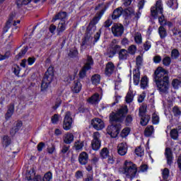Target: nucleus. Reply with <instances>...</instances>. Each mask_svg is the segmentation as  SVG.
<instances>
[{
    "label": "nucleus",
    "mask_w": 181,
    "mask_h": 181,
    "mask_svg": "<svg viewBox=\"0 0 181 181\" xmlns=\"http://www.w3.org/2000/svg\"><path fill=\"white\" fill-rule=\"evenodd\" d=\"M169 71L158 66L153 75V81L156 83L160 94H168L169 91Z\"/></svg>",
    "instance_id": "1"
},
{
    "label": "nucleus",
    "mask_w": 181,
    "mask_h": 181,
    "mask_svg": "<svg viewBox=\"0 0 181 181\" xmlns=\"http://www.w3.org/2000/svg\"><path fill=\"white\" fill-rule=\"evenodd\" d=\"M127 114H128V106L124 105L117 110V112H112L109 115V121L110 124L112 122L122 124L124 121L126 124H131L133 119L132 116L131 115L127 116Z\"/></svg>",
    "instance_id": "2"
},
{
    "label": "nucleus",
    "mask_w": 181,
    "mask_h": 181,
    "mask_svg": "<svg viewBox=\"0 0 181 181\" xmlns=\"http://www.w3.org/2000/svg\"><path fill=\"white\" fill-rule=\"evenodd\" d=\"M54 80V66H49L42 78L41 83V92L46 93L50 87V84Z\"/></svg>",
    "instance_id": "3"
},
{
    "label": "nucleus",
    "mask_w": 181,
    "mask_h": 181,
    "mask_svg": "<svg viewBox=\"0 0 181 181\" xmlns=\"http://www.w3.org/2000/svg\"><path fill=\"white\" fill-rule=\"evenodd\" d=\"M151 16L154 19H158V22L161 26L165 25V22L167 21L165 19V15H163V4H162V1L158 0L156 3V6L151 8Z\"/></svg>",
    "instance_id": "4"
},
{
    "label": "nucleus",
    "mask_w": 181,
    "mask_h": 181,
    "mask_svg": "<svg viewBox=\"0 0 181 181\" xmlns=\"http://www.w3.org/2000/svg\"><path fill=\"white\" fill-rule=\"evenodd\" d=\"M123 170L124 175L132 180V179L136 176L138 167H136V165L132 161L125 160L123 165Z\"/></svg>",
    "instance_id": "5"
},
{
    "label": "nucleus",
    "mask_w": 181,
    "mask_h": 181,
    "mask_svg": "<svg viewBox=\"0 0 181 181\" xmlns=\"http://www.w3.org/2000/svg\"><path fill=\"white\" fill-rule=\"evenodd\" d=\"M100 137L101 135L100 134V132H95L93 133V140L91 141V148L93 151H100V148H101V140L100 139Z\"/></svg>",
    "instance_id": "6"
},
{
    "label": "nucleus",
    "mask_w": 181,
    "mask_h": 181,
    "mask_svg": "<svg viewBox=\"0 0 181 181\" xmlns=\"http://www.w3.org/2000/svg\"><path fill=\"white\" fill-rule=\"evenodd\" d=\"M112 33L115 37H121L124 35V25L121 23H114L111 28Z\"/></svg>",
    "instance_id": "7"
},
{
    "label": "nucleus",
    "mask_w": 181,
    "mask_h": 181,
    "mask_svg": "<svg viewBox=\"0 0 181 181\" xmlns=\"http://www.w3.org/2000/svg\"><path fill=\"white\" fill-rule=\"evenodd\" d=\"M73 125V117H71V112L68 111L65 113L63 121V128L64 131H70Z\"/></svg>",
    "instance_id": "8"
},
{
    "label": "nucleus",
    "mask_w": 181,
    "mask_h": 181,
    "mask_svg": "<svg viewBox=\"0 0 181 181\" xmlns=\"http://www.w3.org/2000/svg\"><path fill=\"white\" fill-rule=\"evenodd\" d=\"M121 132V124H111L107 127V134L111 138H117Z\"/></svg>",
    "instance_id": "9"
},
{
    "label": "nucleus",
    "mask_w": 181,
    "mask_h": 181,
    "mask_svg": "<svg viewBox=\"0 0 181 181\" xmlns=\"http://www.w3.org/2000/svg\"><path fill=\"white\" fill-rule=\"evenodd\" d=\"M114 42H115V40H112V44L110 45V49L107 52L108 57L110 59H112L115 54H119V52H121V45L114 44Z\"/></svg>",
    "instance_id": "10"
},
{
    "label": "nucleus",
    "mask_w": 181,
    "mask_h": 181,
    "mask_svg": "<svg viewBox=\"0 0 181 181\" xmlns=\"http://www.w3.org/2000/svg\"><path fill=\"white\" fill-rule=\"evenodd\" d=\"M22 127H23V122L22 120L18 119L16 121L10 129L11 136H15L22 129Z\"/></svg>",
    "instance_id": "11"
},
{
    "label": "nucleus",
    "mask_w": 181,
    "mask_h": 181,
    "mask_svg": "<svg viewBox=\"0 0 181 181\" xmlns=\"http://www.w3.org/2000/svg\"><path fill=\"white\" fill-rule=\"evenodd\" d=\"M90 124L94 129H96V131H100V129H104V127H105L103 119L98 117L93 119L90 122Z\"/></svg>",
    "instance_id": "12"
},
{
    "label": "nucleus",
    "mask_w": 181,
    "mask_h": 181,
    "mask_svg": "<svg viewBox=\"0 0 181 181\" xmlns=\"http://www.w3.org/2000/svg\"><path fill=\"white\" fill-rule=\"evenodd\" d=\"M78 161L81 166H86L88 163V153L86 151L81 152L78 157Z\"/></svg>",
    "instance_id": "13"
},
{
    "label": "nucleus",
    "mask_w": 181,
    "mask_h": 181,
    "mask_svg": "<svg viewBox=\"0 0 181 181\" xmlns=\"http://www.w3.org/2000/svg\"><path fill=\"white\" fill-rule=\"evenodd\" d=\"M13 112H15V103H11L7 106V112H6L4 115V118L6 121H9L11 118H12V115H13Z\"/></svg>",
    "instance_id": "14"
},
{
    "label": "nucleus",
    "mask_w": 181,
    "mask_h": 181,
    "mask_svg": "<svg viewBox=\"0 0 181 181\" xmlns=\"http://www.w3.org/2000/svg\"><path fill=\"white\" fill-rule=\"evenodd\" d=\"M67 12L60 11L54 15V16L52 18V22L54 23L57 21H64V20L67 19Z\"/></svg>",
    "instance_id": "15"
},
{
    "label": "nucleus",
    "mask_w": 181,
    "mask_h": 181,
    "mask_svg": "<svg viewBox=\"0 0 181 181\" xmlns=\"http://www.w3.org/2000/svg\"><path fill=\"white\" fill-rule=\"evenodd\" d=\"M128 152V145L127 143H120L117 146V153L120 156H125Z\"/></svg>",
    "instance_id": "16"
},
{
    "label": "nucleus",
    "mask_w": 181,
    "mask_h": 181,
    "mask_svg": "<svg viewBox=\"0 0 181 181\" xmlns=\"http://www.w3.org/2000/svg\"><path fill=\"white\" fill-rule=\"evenodd\" d=\"M115 70V65L112 62H107L106 67L105 69V74L107 77H111L112 76L114 71Z\"/></svg>",
    "instance_id": "17"
},
{
    "label": "nucleus",
    "mask_w": 181,
    "mask_h": 181,
    "mask_svg": "<svg viewBox=\"0 0 181 181\" xmlns=\"http://www.w3.org/2000/svg\"><path fill=\"white\" fill-rule=\"evenodd\" d=\"M165 155L167 160V165H168V166H172L174 158L173 152H172V149L170 148H166Z\"/></svg>",
    "instance_id": "18"
},
{
    "label": "nucleus",
    "mask_w": 181,
    "mask_h": 181,
    "mask_svg": "<svg viewBox=\"0 0 181 181\" xmlns=\"http://www.w3.org/2000/svg\"><path fill=\"white\" fill-rule=\"evenodd\" d=\"M129 57V54H128V50L126 49H122L118 54V59L119 62H125V60H128Z\"/></svg>",
    "instance_id": "19"
},
{
    "label": "nucleus",
    "mask_w": 181,
    "mask_h": 181,
    "mask_svg": "<svg viewBox=\"0 0 181 181\" xmlns=\"http://www.w3.org/2000/svg\"><path fill=\"white\" fill-rule=\"evenodd\" d=\"M122 15V7H118L115 8L112 15L110 16L112 21H115L121 17Z\"/></svg>",
    "instance_id": "20"
},
{
    "label": "nucleus",
    "mask_w": 181,
    "mask_h": 181,
    "mask_svg": "<svg viewBox=\"0 0 181 181\" xmlns=\"http://www.w3.org/2000/svg\"><path fill=\"white\" fill-rule=\"evenodd\" d=\"M133 13H134V12L128 8H126V9L122 8V15L124 21H126V22H129V20L131 19V18H132Z\"/></svg>",
    "instance_id": "21"
},
{
    "label": "nucleus",
    "mask_w": 181,
    "mask_h": 181,
    "mask_svg": "<svg viewBox=\"0 0 181 181\" xmlns=\"http://www.w3.org/2000/svg\"><path fill=\"white\" fill-rule=\"evenodd\" d=\"M74 87L72 88L73 93H78L81 91V88L83 87V85L81 84V82H80V79H77L74 81Z\"/></svg>",
    "instance_id": "22"
},
{
    "label": "nucleus",
    "mask_w": 181,
    "mask_h": 181,
    "mask_svg": "<svg viewBox=\"0 0 181 181\" xmlns=\"http://www.w3.org/2000/svg\"><path fill=\"white\" fill-rule=\"evenodd\" d=\"M77 73H78V69H74L73 72V75L69 74V76H66L64 78V83H68V84H70L71 81H73L74 80H76V77H77Z\"/></svg>",
    "instance_id": "23"
},
{
    "label": "nucleus",
    "mask_w": 181,
    "mask_h": 181,
    "mask_svg": "<svg viewBox=\"0 0 181 181\" xmlns=\"http://www.w3.org/2000/svg\"><path fill=\"white\" fill-rule=\"evenodd\" d=\"M2 146L8 148L11 144H12V139L8 135H4L1 140Z\"/></svg>",
    "instance_id": "24"
},
{
    "label": "nucleus",
    "mask_w": 181,
    "mask_h": 181,
    "mask_svg": "<svg viewBox=\"0 0 181 181\" xmlns=\"http://www.w3.org/2000/svg\"><path fill=\"white\" fill-rule=\"evenodd\" d=\"M141 117L140 124L142 127H146L151 121V116L149 115H143Z\"/></svg>",
    "instance_id": "25"
},
{
    "label": "nucleus",
    "mask_w": 181,
    "mask_h": 181,
    "mask_svg": "<svg viewBox=\"0 0 181 181\" xmlns=\"http://www.w3.org/2000/svg\"><path fill=\"white\" fill-rule=\"evenodd\" d=\"M88 102L90 103V104H98V103H100V94L98 93H94L88 98Z\"/></svg>",
    "instance_id": "26"
},
{
    "label": "nucleus",
    "mask_w": 181,
    "mask_h": 181,
    "mask_svg": "<svg viewBox=\"0 0 181 181\" xmlns=\"http://www.w3.org/2000/svg\"><path fill=\"white\" fill-rule=\"evenodd\" d=\"M73 141H74V135L72 133H67L65 134L64 138V144L66 145H70Z\"/></svg>",
    "instance_id": "27"
},
{
    "label": "nucleus",
    "mask_w": 181,
    "mask_h": 181,
    "mask_svg": "<svg viewBox=\"0 0 181 181\" xmlns=\"http://www.w3.org/2000/svg\"><path fill=\"white\" fill-rule=\"evenodd\" d=\"M167 6L168 8H170L173 11H176L177 8H179V4L177 3V0H168Z\"/></svg>",
    "instance_id": "28"
},
{
    "label": "nucleus",
    "mask_w": 181,
    "mask_h": 181,
    "mask_svg": "<svg viewBox=\"0 0 181 181\" xmlns=\"http://www.w3.org/2000/svg\"><path fill=\"white\" fill-rule=\"evenodd\" d=\"M90 70L89 66H83L82 69L80 70L78 76L81 80H83L85 77H87V71Z\"/></svg>",
    "instance_id": "29"
},
{
    "label": "nucleus",
    "mask_w": 181,
    "mask_h": 181,
    "mask_svg": "<svg viewBox=\"0 0 181 181\" xmlns=\"http://www.w3.org/2000/svg\"><path fill=\"white\" fill-rule=\"evenodd\" d=\"M32 2V0H16L15 4L18 8H21V6H25L29 5Z\"/></svg>",
    "instance_id": "30"
},
{
    "label": "nucleus",
    "mask_w": 181,
    "mask_h": 181,
    "mask_svg": "<svg viewBox=\"0 0 181 181\" xmlns=\"http://www.w3.org/2000/svg\"><path fill=\"white\" fill-rule=\"evenodd\" d=\"M158 35L160 39H165L166 36H168V31H166V28L163 26H160L158 28Z\"/></svg>",
    "instance_id": "31"
},
{
    "label": "nucleus",
    "mask_w": 181,
    "mask_h": 181,
    "mask_svg": "<svg viewBox=\"0 0 181 181\" xmlns=\"http://www.w3.org/2000/svg\"><path fill=\"white\" fill-rule=\"evenodd\" d=\"M91 81H92V84H93V86H97V85L100 84V83L101 81V76L100 74L93 75L91 77Z\"/></svg>",
    "instance_id": "32"
},
{
    "label": "nucleus",
    "mask_w": 181,
    "mask_h": 181,
    "mask_svg": "<svg viewBox=\"0 0 181 181\" xmlns=\"http://www.w3.org/2000/svg\"><path fill=\"white\" fill-rule=\"evenodd\" d=\"M28 50H29V47L28 46H25L23 47L20 52L16 56L17 59H22L23 56L28 53Z\"/></svg>",
    "instance_id": "33"
},
{
    "label": "nucleus",
    "mask_w": 181,
    "mask_h": 181,
    "mask_svg": "<svg viewBox=\"0 0 181 181\" xmlns=\"http://www.w3.org/2000/svg\"><path fill=\"white\" fill-rule=\"evenodd\" d=\"M144 62V59L141 55H139L136 58V66L137 67V69H134V71H139V69H141V66H142V63Z\"/></svg>",
    "instance_id": "34"
},
{
    "label": "nucleus",
    "mask_w": 181,
    "mask_h": 181,
    "mask_svg": "<svg viewBox=\"0 0 181 181\" xmlns=\"http://www.w3.org/2000/svg\"><path fill=\"white\" fill-rule=\"evenodd\" d=\"M149 80L148 79V76H144L141 79L140 86L142 90H145L146 88V86H148Z\"/></svg>",
    "instance_id": "35"
},
{
    "label": "nucleus",
    "mask_w": 181,
    "mask_h": 181,
    "mask_svg": "<svg viewBox=\"0 0 181 181\" xmlns=\"http://www.w3.org/2000/svg\"><path fill=\"white\" fill-rule=\"evenodd\" d=\"M170 136L172 139H174V141H177V139L179 138V131H177V129H171Z\"/></svg>",
    "instance_id": "36"
},
{
    "label": "nucleus",
    "mask_w": 181,
    "mask_h": 181,
    "mask_svg": "<svg viewBox=\"0 0 181 181\" xmlns=\"http://www.w3.org/2000/svg\"><path fill=\"white\" fill-rule=\"evenodd\" d=\"M100 156L103 159H107L110 156V151L107 147L103 148L100 151Z\"/></svg>",
    "instance_id": "37"
},
{
    "label": "nucleus",
    "mask_w": 181,
    "mask_h": 181,
    "mask_svg": "<svg viewBox=\"0 0 181 181\" xmlns=\"http://www.w3.org/2000/svg\"><path fill=\"white\" fill-rule=\"evenodd\" d=\"M139 78H141V73L139 71H136L133 75V81L134 86H138L139 84Z\"/></svg>",
    "instance_id": "38"
},
{
    "label": "nucleus",
    "mask_w": 181,
    "mask_h": 181,
    "mask_svg": "<svg viewBox=\"0 0 181 181\" xmlns=\"http://www.w3.org/2000/svg\"><path fill=\"white\" fill-rule=\"evenodd\" d=\"M68 56L71 59H76V57H78V50L77 48H74V49L70 50Z\"/></svg>",
    "instance_id": "39"
},
{
    "label": "nucleus",
    "mask_w": 181,
    "mask_h": 181,
    "mask_svg": "<svg viewBox=\"0 0 181 181\" xmlns=\"http://www.w3.org/2000/svg\"><path fill=\"white\" fill-rule=\"evenodd\" d=\"M93 64H94V60H93V57L90 55H88L86 63L83 66L89 67V69L91 70V66H93Z\"/></svg>",
    "instance_id": "40"
},
{
    "label": "nucleus",
    "mask_w": 181,
    "mask_h": 181,
    "mask_svg": "<svg viewBox=\"0 0 181 181\" xmlns=\"http://www.w3.org/2000/svg\"><path fill=\"white\" fill-rule=\"evenodd\" d=\"M153 133V126H148L144 130L145 136H151Z\"/></svg>",
    "instance_id": "41"
},
{
    "label": "nucleus",
    "mask_w": 181,
    "mask_h": 181,
    "mask_svg": "<svg viewBox=\"0 0 181 181\" xmlns=\"http://www.w3.org/2000/svg\"><path fill=\"white\" fill-rule=\"evenodd\" d=\"M136 45H130L128 49H127V53L128 54H131L132 56L135 55V53H136Z\"/></svg>",
    "instance_id": "42"
},
{
    "label": "nucleus",
    "mask_w": 181,
    "mask_h": 181,
    "mask_svg": "<svg viewBox=\"0 0 181 181\" xmlns=\"http://www.w3.org/2000/svg\"><path fill=\"white\" fill-rule=\"evenodd\" d=\"M163 66H165V67H169L172 63V58L169 56H166L162 59Z\"/></svg>",
    "instance_id": "43"
},
{
    "label": "nucleus",
    "mask_w": 181,
    "mask_h": 181,
    "mask_svg": "<svg viewBox=\"0 0 181 181\" xmlns=\"http://www.w3.org/2000/svg\"><path fill=\"white\" fill-rule=\"evenodd\" d=\"M74 147L76 151H81L84 148V141L81 142L80 140H78L75 142Z\"/></svg>",
    "instance_id": "44"
},
{
    "label": "nucleus",
    "mask_w": 181,
    "mask_h": 181,
    "mask_svg": "<svg viewBox=\"0 0 181 181\" xmlns=\"http://www.w3.org/2000/svg\"><path fill=\"white\" fill-rule=\"evenodd\" d=\"M179 56H180V52H179V49L174 48L171 51V59L176 60V59L179 58Z\"/></svg>",
    "instance_id": "45"
},
{
    "label": "nucleus",
    "mask_w": 181,
    "mask_h": 181,
    "mask_svg": "<svg viewBox=\"0 0 181 181\" xmlns=\"http://www.w3.org/2000/svg\"><path fill=\"white\" fill-rule=\"evenodd\" d=\"M90 38L91 33L86 31V33H85L84 39L83 40L81 43V46H86V44L90 40Z\"/></svg>",
    "instance_id": "46"
},
{
    "label": "nucleus",
    "mask_w": 181,
    "mask_h": 181,
    "mask_svg": "<svg viewBox=\"0 0 181 181\" xmlns=\"http://www.w3.org/2000/svg\"><path fill=\"white\" fill-rule=\"evenodd\" d=\"M52 179H53V174L52 172L49 171L44 175L42 181H51Z\"/></svg>",
    "instance_id": "47"
},
{
    "label": "nucleus",
    "mask_w": 181,
    "mask_h": 181,
    "mask_svg": "<svg viewBox=\"0 0 181 181\" xmlns=\"http://www.w3.org/2000/svg\"><path fill=\"white\" fill-rule=\"evenodd\" d=\"M21 70L22 69L18 64H14V67L12 68L13 72L14 73L15 76H17V77H19Z\"/></svg>",
    "instance_id": "48"
},
{
    "label": "nucleus",
    "mask_w": 181,
    "mask_h": 181,
    "mask_svg": "<svg viewBox=\"0 0 181 181\" xmlns=\"http://www.w3.org/2000/svg\"><path fill=\"white\" fill-rule=\"evenodd\" d=\"M134 152L136 155L139 156L140 158H142V156H144V151H142V147L141 146L136 148Z\"/></svg>",
    "instance_id": "49"
},
{
    "label": "nucleus",
    "mask_w": 181,
    "mask_h": 181,
    "mask_svg": "<svg viewBox=\"0 0 181 181\" xmlns=\"http://www.w3.org/2000/svg\"><path fill=\"white\" fill-rule=\"evenodd\" d=\"M169 169L168 168H164L162 173V177L163 179V180H168V179L169 178Z\"/></svg>",
    "instance_id": "50"
},
{
    "label": "nucleus",
    "mask_w": 181,
    "mask_h": 181,
    "mask_svg": "<svg viewBox=\"0 0 181 181\" xmlns=\"http://www.w3.org/2000/svg\"><path fill=\"white\" fill-rule=\"evenodd\" d=\"M134 42L137 45L142 43V35L141 33H137V35L134 37Z\"/></svg>",
    "instance_id": "51"
},
{
    "label": "nucleus",
    "mask_w": 181,
    "mask_h": 181,
    "mask_svg": "<svg viewBox=\"0 0 181 181\" xmlns=\"http://www.w3.org/2000/svg\"><path fill=\"white\" fill-rule=\"evenodd\" d=\"M173 112L174 114V117H180V115H181L180 109H179V107H177V106H175L173 108Z\"/></svg>",
    "instance_id": "52"
},
{
    "label": "nucleus",
    "mask_w": 181,
    "mask_h": 181,
    "mask_svg": "<svg viewBox=\"0 0 181 181\" xmlns=\"http://www.w3.org/2000/svg\"><path fill=\"white\" fill-rule=\"evenodd\" d=\"M131 132V129L129 127H125L122 131V136L123 138H125L126 136L129 135V133Z\"/></svg>",
    "instance_id": "53"
},
{
    "label": "nucleus",
    "mask_w": 181,
    "mask_h": 181,
    "mask_svg": "<svg viewBox=\"0 0 181 181\" xmlns=\"http://www.w3.org/2000/svg\"><path fill=\"white\" fill-rule=\"evenodd\" d=\"M62 99L60 98H57L56 100H55V105L54 106L52 107L53 110H57V108H59V107H60L62 105Z\"/></svg>",
    "instance_id": "54"
},
{
    "label": "nucleus",
    "mask_w": 181,
    "mask_h": 181,
    "mask_svg": "<svg viewBox=\"0 0 181 181\" xmlns=\"http://www.w3.org/2000/svg\"><path fill=\"white\" fill-rule=\"evenodd\" d=\"M152 122L153 125H158V124H159V116L156 113L153 114Z\"/></svg>",
    "instance_id": "55"
},
{
    "label": "nucleus",
    "mask_w": 181,
    "mask_h": 181,
    "mask_svg": "<svg viewBox=\"0 0 181 181\" xmlns=\"http://www.w3.org/2000/svg\"><path fill=\"white\" fill-rule=\"evenodd\" d=\"M100 37H101V28L95 34L93 43H97L100 40Z\"/></svg>",
    "instance_id": "56"
},
{
    "label": "nucleus",
    "mask_w": 181,
    "mask_h": 181,
    "mask_svg": "<svg viewBox=\"0 0 181 181\" xmlns=\"http://www.w3.org/2000/svg\"><path fill=\"white\" fill-rule=\"evenodd\" d=\"M28 66H33L35 62H36V57H30L27 59Z\"/></svg>",
    "instance_id": "57"
},
{
    "label": "nucleus",
    "mask_w": 181,
    "mask_h": 181,
    "mask_svg": "<svg viewBox=\"0 0 181 181\" xmlns=\"http://www.w3.org/2000/svg\"><path fill=\"white\" fill-rule=\"evenodd\" d=\"M153 61L156 64H159L162 62V57L160 55H156L153 57Z\"/></svg>",
    "instance_id": "58"
},
{
    "label": "nucleus",
    "mask_w": 181,
    "mask_h": 181,
    "mask_svg": "<svg viewBox=\"0 0 181 181\" xmlns=\"http://www.w3.org/2000/svg\"><path fill=\"white\" fill-rule=\"evenodd\" d=\"M151 47H152V45L151 44V42L149 41H146L145 43L144 44V49L145 50V52H148V50H149V49H151Z\"/></svg>",
    "instance_id": "59"
},
{
    "label": "nucleus",
    "mask_w": 181,
    "mask_h": 181,
    "mask_svg": "<svg viewBox=\"0 0 181 181\" xmlns=\"http://www.w3.org/2000/svg\"><path fill=\"white\" fill-rule=\"evenodd\" d=\"M146 107L141 106L139 110V116L146 115Z\"/></svg>",
    "instance_id": "60"
},
{
    "label": "nucleus",
    "mask_w": 181,
    "mask_h": 181,
    "mask_svg": "<svg viewBox=\"0 0 181 181\" xmlns=\"http://www.w3.org/2000/svg\"><path fill=\"white\" fill-rule=\"evenodd\" d=\"M45 147H46V144L44 142H40L37 145V149L38 152H42V151H43V148H45Z\"/></svg>",
    "instance_id": "61"
},
{
    "label": "nucleus",
    "mask_w": 181,
    "mask_h": 181,
    "mask_svg": "<svg viewBox=\"0 0 181 181\" xmlns=\"http://www.w3.org/2000/svg\"><path fill=\"white\" fill-rule=\"evenodd\" d=\"M125 98H126V103L127 104H129V103H132V100H134L133 98H132V94H131L129 93H127Z\"/></svg>",
    "instance_id": "62"
},
{
    "label": "nucleus",
    "mask_w": 181,
    "mask_h": 181,
    "mask_svg": "<svg viewBox=\"0 0 181 181\" xmlns=\"http://www.w3.org/2000/svg\"><path fill=\"white\" fill-rule=\"evenodd\" d=\"M112 18H111V17H109L107 21H105L104 23V26L105 28H110V26H111V25H112Z\"/></svg>",
    "instance_id": "63"
},
{
    "label": "nucleus",
    "mask_w": 181,
    "mask_h": 181,
    "mask_svg": "<svg viewBox=\"0 0 181 181\" xmlns=\"http://www.w3.org/2000/svg\"><path fill=\"white\" fill-rule=\"evenodd\" d=\"M51 121L53 124H57L59 122V115H54L51 118Z\"/></svg>",
    "instance_id": "64"
}]
</instances>
